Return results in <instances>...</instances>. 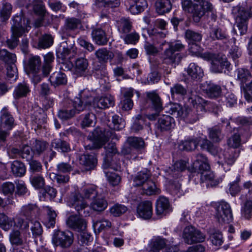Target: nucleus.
Here are the masks:
<instances>
[{"instance_id": "obj_1", "label": "nucleus", "mask_w": 252, "mask_h": 252, "mask_svg": "<svg viewBox=\"0 0 252 252\" xmlns=\"http://www.w3.org/2000/svg\"><path fill=\"white\" fill-rule=\"evenodd\" d=\"M43 57L42 65L40 57L37 55H31L26 64V72L34 84H37L43 78L48 76L53 68L54 61L53 54L48 53Z\"/></svg>"}, {"instance_id": "obj_2", "label": "nucleus", "mask_w": 252, "mask_h": 252, "mask_svg": "<svg viewBox=\"0 0 252 252\" xmlns=\"http://www.w3.org/2000/svg\"><path fill=\"white\" fill-rule=\"evenodd\" d=\"M189 101L193 106V108L186 107L183 108L180 104L175 103L172 104L170 107V114L176 117L186 119L190 123H195L205 112V107L208 104V102L199 96L191 97Z\"/></svg>"}, {"instance_id": "obj_3", "label": "nucleus", "mask_w": 252, "mask_h": 252, "mask_svg": "<svg viewBox=\"0 0 252 252\" xmlns=\"http://www.w3.org/2000/svg\"><path fill=\"white\" fill-rule=\"evenodd\" d=\"M185 48V46L179 41H162L159 49L164 50L161 59L163 63L167 64H176L181 61V56L179 52Z\"/></svg>"}, {"instance_id": "obj_4", "label": "nucleus", "mask_w": 252, "mask_h": 252, "mask_svg": "<svg viewBox=\"0 0 252 252\" xmlns=\"http://www.w3.org/2000/svg\"><path fill=\"white\" fill-rule=\"evenodd\" d=\"M101 192L98 191V188L96 186L86 187L83 189L80 194H76L70 199L69 205L74 207L80 215H86L88 212L86 214L84 211L83 214L82 213L83 210L87 206V203L83 199L93 200Z\"/></svg>"}, {"instance_id": "obj_5", "label": "nucleus", "mask_w": 252, "mask_h": 252, "mask_svg": "<svg viewBox=\"0 0 252 252\" xmlns=\"http://www.w3.org/2000/svg\"><path fill=\"white\" fill-rule=\"evenodd\" d=\"M193 168L201 173V180L207 182V186L214 187L220 182L219 179H215V175L212 172H204L210 169V165L208 158L202 154L197 155L195 160L193 163Z\"/></svg>"}, {"instance_id": "obj_6", "label": "nucleus", "mask_w": 252, "mask_h": 252, "mask_svg": "<svg viewBox=\"0 0 252 252\" xmlns=\"http://www.w3.org/2000/svg\"><path fill=\"white\" fill-rule=\"evenodd\" d=\"M196 3H192L191 0L182 1L183 10L192 14L194 22H198L206 11H212L213 6L207 0H193Z\"/></svg>"}, {"instance_id": "obj_7", "label": "nucleus", "mask_w": 252, "mask_h": 252, "mask_svg": "<svg viewBox=\"0 0 252 252\" xmlns=\"http://www.w3.org/2000/svg\"><path fill=\"white\" fill-rule=\"evenodd\" d=\"M88 103L85 102L84 98L81 94L80 97H76L64 104L63 107L58 112L59 117L63 120L70 119L76 114L85 110Z\"/></svg>"}, {"instance_id": "obj_8", "label": "nucleus", "mask_w": 252, "mask_h": 252, "mask_svg": "<svg viewBox=\"0 0 252 252\" xmlns=\"http://www.w3.org/2000/svg\"><path fill=\"white\" fill-rule=\"evenodd\" d=\"M199 142L202 149L206 150L212 155H215L218 153L217 148L213 144L206 138L201 139L199 137H190L181 142L179 148L182 151H192L196 149Z\"/></svg>"}, {"instance_id": "obj_9", "label": "nucleus", "mask_w": 252, "mask_h": 252, "mask_svg": "<svg viewBox=\"0 0 252 252\" xmlns=\"http://www.w3.org/2000/svg\"><path fill=\"white\" fill-rule=\"evenodd\" d=\"M215 213V216L220 223H229L233 220L232 211L230 204L221 200L213 204Z\"/></svg>"}, {"instance_id": "obj_10", "label": "nucleus", "mask_w": 252, "mask_h": 252, "mask_svg": "<svg viewBox=\"0 0 252 252\" xmlns=\"http://www.w3.org/2000/svg\"><path fill=\"white\" fill-rule=\"evenodd\" d=\"M22 21L24 22V20L19 16H15L13 19L11 38L7 40V45L9 48H14L17 45L19 37L25 32V26H23Z\"/></svg>"}, {"instance_id": "obj_11", "label": "nucleus", "mask_w": 252, "mask_h": 252, "mask_svg": "<svg viewBox=\"0 0 252 252\" xmlns=\"http://www.w3.org/2000/svg\"><path fill=\"white\" fill-rule=\"evenodd\" d=\"M183 238L186 243L191 245L203 242L205 240L206 236L194 227L188 226L183 230Z\"/></svg>"}, {"instance_id": "obj_12", "label": "nucleus", "mask_w": 252, "mask_h": 252, "mask_svg": "<svg viewBox=\"0 0 252 252\" xmlns=\"http://www.w3.org/2000/svg\"><path fill=\"white\" fill-rule=\"evenodd\" d=\"M165 35V34L161 31H153L151 34L152 43L146 42L144 45L146 53L149 55L158 54L161 50L159 49V45L162 42L160 40L164 38Z\"/></svg>"}, {"instance_id": "obj_13", "label": "nucleus", "mask_w": 252, "mask_h": 252, "mask_svg": "<svg viewBox=\"0 0 252 252\" xmlns=\"http://www.w3.org/2000/svg\"><path fill=\"white\" fill-rule=\"evenodd\" d=\"M202 58L211 62V69L215 73L221 72L223 67L228 65L226 58H220L217 55L210 52H205L202 55Z\"/></svg>"}, {"instance_id": "obj_14", "label": "nucleus", "mask_w": 252, "mask_h": 252, "mask_svg": "<svg viewBox=\"0 0 252 252\" xmlns=\"http://www.w3.org/2000/svg\"><path fill=\"white\" fill-rule=\"evenodd\" d=\"M252 8L241 7L236 18V24L241 35L245 34L247 31V21L252 16Z\"/></svg>"}, {"instance_id": "obj_15", "label": "nucleus", "mask_w": 252, "mask_h": 252, "mask_svg": "<svg viewBox=\"0 0 252 252\" xmlns=\"http://www.w3.org/2000/svg\"><path fill=\"white\" fill-rule=\"evenodd\" d=\"M73 241V235L70 231H58L54 235L52 238V243L55 246H60L62 248L69 247Z\"/></svg>"}, {"instance_id": "obj_16", "label": "nucleus", "mask_w": 252, "mask_h": 252, "mask_svg": "<svg viewBox=\"0 0 252 252\" xmlns=\"http://www.w3.org/2000/svg\"><path fill=\"white\" fill-rule=\"evenodd\" d=\"M87 102V106H92L94 108L106 109L113 106L115 104L114 97L110 94H106L104 96L96 97L93 99L92 103L91 99L85 101Z\"/></svg>"}, {"instance_id": "obj_17", "label": "nucleus", "mask_w": 252, "mask_h": 252, "mask_svg": "<svg viewBox=\"0 0 252 252\" xmlns=\"http://www.w3.org/2000/svg\"><path fill=\"white\" fill-rule=\"evenodd\" d=\"M97 133V131H95L93 133L94 140L92 144H88L86 146V149L92 150L94 149L100 148L108 140V137H110V138L112 139H119L118 136L115 133L112 132L111 133V135L107 133V136H105L102 133L100 134L96 135Z\"/></svg>"}, {"instance_id": "obj_18", "label": "nucleus", "mask_w": 252, "mask_h": 252, "mask_svg": "<svg viewBox=\"0 0 252 252\" xmlns=\"http://www.w3.org/2000/svg\"><path fill=\"white\" fill-rule=\"evenodd\" d=\"M30 237L29 231L13 229L9 234V241L12 245L22 246L27 242Z\"/></svg>"}, {"instance_id": "obj_19", "label": "nucleus", "mask_w": 252, "mask_h": 252, "mask_svg": "<svg viewBox=\"0 0 252 252\" xmlns=\"http://www.w3.org/2000/svg\"><path fill=\"white\" fill-rule=\"evenodd\" d=\"M66 223L68 227L78 232L84 231L87 225L85 219L77 215L70 216L67 219Z\"/></svg>"}, {"instance_id": "obj_20", "label": "nucleus", "mask_w": 252, "mask_h": 252, "mask_svg": "<svg viewBox=\"0 0 252 252\" xmlns=\"http://www.w3.org/2000/svg\"><path fill=\"white\" fill-rule=\"evenodd\" d=\"M238 156L239 153L234 149H229L226 152L220 151L218 153L219 160L218 163L221 165L222 167L226 164L232 165Z\"/></svg>"}, {"instance_id": "obj_21", "label": "nucleus", "mask_w": 252, "mask_h": 252, "mask_svg": "<svg viewBox=\"0 0 252 252\" xmlns=\"http://www.w3.org/2000/svg\"><path fill=\"white\" fill-rule=\"evenodd\" d=\"M0 126L11 130L15 126V120L7 107L3 108L0 112Z\"/></svg>"}, {"instance_id": "obj_22", "label": "nucleus", "mask_w": 252, "mask_h": 252, "mask_svg": "<svg viewBox=\"0 0 252 252\" xmlns=\"http://www.w3.org/2000/svg\"><path fill=\"white\" fill-rule=\"evenodd\" d=\"M174 126V119L167 115L160 116L156 124L157 129L161 132L169 131L173 128Z\"/></svg>"}, {"instance_id": "obj_23", "label": "nucleus", "mask_w": 252, "mask_h": 252, "mask_svg": "<svg viewBox=\"0 0 252 252\" xmlns=\"http://www.w3.org/2000/svg\"><path fill=\"white\" fill-rule=\"evenodd\" d=\"M137 212L139 217L143 219H150L153 214L152 202L149 201L141 202L137 206Z\"/></svg>"}, {"instance_id": "obj_24", "label": "nucleus", "mask_w": 252, "mask_h": 252, "mask_svg": "<svg viewBox=\"0 0 252 252\" xmlns=\"http://www.w3.org/2000/svg\"><path fill=\"white\" fill-rule=\"evenodd\" d=\"M167 241L159 236L153 237L150 240L149 252H160V250L165 248Z\"/></svg>"}, {"instance_id": "obj_25", "label": "nucleus", "mask_w": 252, "mask_h": 252, "mask_svg": "<svg viewBox=\"0 0 252 252\" xmlns=\"http://www.w3.org/2000/svg\"><path fill=\"white\" fill-rule=\"evenodd\" d=\"M88 61L86 59L78 58L73 65L74 73L80 76L86 75L88 72Z\"/></svg>"}, {"instance_id": "obj_26", "label": "nucleus", "mask_w": 252, "mask_h": 252, "mask_svg": "<svg viewBox=\"0 0 252 252\" xmlns=\"http://www.w3.org/2000/svg\"><path fill=\"white\" fill-rule=\"evenodd\" d=\"M81 25L80 20L75 18H67L66 19L65 24L61 30L63 36H68L69 31H74L78 29Z\"/></svg>"}, {"instance_id": "obj_27", "label": "nucleus", "mask_w": 252, "mask_h": 252, "mask_svg": "<svg viewBox=\"0 0 252 252\" xmlns=\"http://www.w3.org/2000/svg\"><path fill=\"white\" fill-rule=\"evenodd\" d=\"M78 160L86 170L93 169L97 163L96 158L94 155L82 154L79 156Z\"/></svg>"}, {"instance_id": "obj_28", "label": "nucleus", "mask_w": 252, "mask_h": 252, "mask_svg": "<svg viewBox=\"0 0 252 252\" xmlns=\"http://www.w3.org/2000/svg\"><path fill=\"white\" fill-rule=\"evenodd\" d=\"M127 142L128 146H126L122 150V153L125 155L129 154L131 153L130 147L141 148L143 147L144 144V142L142 139L135 137H129L127 140Z\"/></svg>"}, {"instance_id": "obj_29", "label": "nucleus", "mask_w": 252, "mask_h": 252, "mask_svg": "<svg viewBox=\"0 0 252 252\" xmlns=\"http://www.w3.org/2000/svg\"><path fill=\"white\" fill-rule=\"evenodd\" d=\"M92 36L94 41L99 45H105L108 42V38L105 32L101 28H97L93 30Z\"/></svg>"}, {"instance_id": "obj_30", "label": "nucleus", "mask_w": 252, "mask_h": 252, "mask_svg": "<svg viewBox=\"0 0 252 252\" xmlns=\"http://www.w3.org/2000/svg\"><path fill=\"white\" fill-rule=\"evenodd\" d=\"M170 209V204L168 199L160 196L157 201L156 213L158 216L165 215Z\"/></svg>"}, {"instance_id": "obj_31", "label": "nucleus", "mask_w": 252, "mask_h": 252, "mask_svg": "<svg viewBox=\"0 0 252 252\" xmlns=\"http://www.w3.org/2000/svg\"><path fill=\"white\" fill-rule=\"evenodd\" d=\"M187 73L191 79L198 81L203 76V71L201 68L194 63H190L188 68Z\"/></svg>"}, {"instance_id": "obj_32", "label": "nucleus", "mask_w": 252, "mask_h": 252, "mask_svg": "<svg viewBox=\"0 0 252 252\" xmlns=\"http://www.w3.org/2000/svg\"><path fill=\"white\" fill-rule=\"evenodd\" d=\"M91 208L95 211L101 212L107 207V202L102 193L99 194L90 204Z\"/></svg>"}, {"instance_id": "obj_33", "label": "nucleus", "mask_w": 252, "mask_h": 252, "mask_svg": "<svg viewBox=\"0 0 252 252\" xmlns=\"http://www.w3.org/2000/svg\"><path fill=\"white\" fill-rule=\"evenodd\" d=\"M146 95L151 101L152 107L157 113H159L163 110L162 102L159 95L155 92H147Z\"/></svg>"}, {"instance_id": "obj_34", "label": "nucleus", "mask_w": 252, "mask_h": 252, "mask_svg": "<svg viewBox=\"0 0 252 252\" xmlns=\"http://www.w3.org/2000/svg\"><path fill=\"white\" fill-rule=\"evenodd\" d=\"M30 144L33 154L38 156L43 153L48 146L46 142L37 139H32L31 141Z\"/></svg>"}, {"instance_id": "obj_35", "label": "nucleus", "mask_w": 252, "mask_h": 252, "mask_svg": "<svg viewBox=\"0 0 252 252\" xmlns=\"http://www.w3.org/2000/svg\"><path fill=\"white\" fill-rule=\"evenodd\" d=\"M134 90L132 88L126 90L124 94V99L121 101V104L123 110L128 111L132 109L133 103L131 98L133 95Z\"/></svg>"}, {"instance_id": "obj_36", "label": "nucleus", "mask_w": 252, "mask_h": 252, "mask_svg": "<svg viewBox=\"0 0 252 252\" xmlns=\"http://www.w3.org/2000/svg\"><path fill=\"white\" fill-rule=\"evenodd\" d=\"M147 6L146 0H132L129 10L132 14H137L143 11Z\"/></svg>"}, {"instance_id": "obj_37", "label": "nucleus", "mask_w": 252, "mask_h": 252, "mask_svg": "<svg viewBox=\"0 0 252 252\" xmlns=\"http://www.w3.org/2000/svg\"><path fill=\"white\" fill-rule=\"evenodd\" d=\"M49 80L52 85L54 87L64 85L67 82L66 75L60 71H56L53 73L51 75Z\"/></svg>"}, {"instance_id": "obj_38", "label": "nucleus", "mask_w": 252, "mask_h": 252, "mask_svg": "<svg viewBox=\"0 0 252 252\" xmlns=\"http://www.w3.org/2000/svg\"><path fill=\"white\" fill-rule=\"evenodd\" d=\"M156 12L159 15L169 12L172 8L170 0H157L155 2Z\"/></svg>"}, {"instance_id": "obj_39", "label": "nucleus", "mask_w": 252, "mask_h": 252, "mask_svg": "<svg viewBox=\"0 0 252 252\" xmlns=\"http://www.w3.org/2000/svg\"><path fill=\"white\" fill-rule=\"evenodd\" d=\"M150 171L145 170L138 172L133 179L134 186H143V185L148 182L150 178Z\"/></svg>"}, {"instance_id": "obj_40", "label": "nucleus", "mask_w": 252, "mask_h": 252, "mask_svg": "<svg viewBox=\"0 0 252 252\" xmlns=\"http://www.w3.org/2000/svg\"><path fill=\"white\" fill-rule=\"evenodd\" d=\"M142 193L148 195L158 194L160 193V190L157 187L155 182L149 180L142 187Z\"/></svg>"}, {"instance_id": "obj_41", "label": "nucleus", "mask_w": 252, "mask_h": 252, "mask_svg": "<svg viewBox=\"0 0 252 252\" xmlns=\"http://www.w3.org/2000/svg\"><path fill=\"white\" fill-rule=\"evenodd\" d=\"M11 169L13 174L16 177L23 176L26 171L24 164L18 160H14L11 163Z\"/></svg>"}, {"instance_id": "obj_42", "label": "nucleus", "mask_w": 252, "mask_h": 252, "mask_svg": "<svg viewBox=\"0 0 252 252\" xmlns=\"http://www.w3.org/2000/svg\"><path fill=\"white\" fill-rule=\"evenodd\" d=\"M95 55L99 61L104 63L111 60L114 57V55L112 52L104 48L97 50Z\"/></svg>"}, {"instance_id": "obj_43", "label": "nucleus", "mask_w": 252, "mask_h": 252, "mask_svg": "<svg viewBox=\"0 0 252 252\" xmlns=\"http://www.w3.org/2000/svg\"><path fill=\"white\" fill-rule=\"evenodd\" d=\"M38 211L37 207L33 204H29L23 206L21 208V214L26 217L27 220L30 221L32 219V218L35 217L36 212Z\"/></svg>"}, {"instance_id": "obj_44", "label": "nucleus", "mask_w": 252, "mask_h": 252, "mask_svg": "<svg viewBox=\"0 0 252 252\" xmlns=\"http://www.w3.org/2000/svg\"><path fill=\"white\" fill-rule=\"evenodd\" d=\"M118 31L121 33L126 34L128 33L131 29V22L127 18H121L117 21Z\"/></svg>"}, {"instance_id": "obj_45", "label": "nucleus", "mask_w": 252, "mask_h": 252, "mask_svg": "<svg viewBox=\"0 0 252 252\" xmlns=\"http://www.w3.org/2000/svg\"><path fill=\"white\" fill-rule=\"evenodd\" d=\"M29 87L26 83H20L15 88L13 95L15 99L26 96L30 92Z\"/></svg>"}, {"instance_id": "obj_46", "label": "nucleus", "mask_w": 252, "mask_h": 252, "mask_svg": "<svg viewBox=\"0 0 252 252\" xmlns=\"http://www.w3.org/2000/svg\"><path fill=\"white\" fill-rule=\"evenodd\" d=\"M93 70L94 75L98 78L105 76L108 74L105 63L100 61L94 63Z\"/></svg>"}, {"instance_id": "obj_47", "label": "nucleus", "mask_w": 252, "mask_h": 252, "mask_svg": "<svg viewBox=\"0 0 252 252\" xmlns=\"http://www.w3.org/2000/svg\"><path fill=\"white\" fill-rule=\"evenodd\" d=\"M52 148L62 152H68L70 150L69 144L60 139H55L51 143Z\"/></svg>"}, {"instance_id": "obj_48", "label": "nucleus", "mask_w": 252, "mask_h": 252, "mask_svg": "<svg viewBox=\"0 0 252 252\" xmlns=\"http://www.w3.org/2000/svg\"><path fill=\"white\" fill-rule=\"evenodd\" d=\"M209 137L214 142H218L223 138L220 127L215 126L208 129Z\"/></svg>"}, {"instance_id": "obj_49", "label": "nucleus", "mask_w": 252, "mask_h": 252, "mask_svg": "<svg viewBox=\"0 0 252 252\" xmlns=\"http://www.w3.org/2000/svg\"><path fill=\"white\" fill-rule=\"evenodd\" d=\"M185 37L189 43H197L202 40V36L198 32L188 30L185 32Z\"/></svg>"}, {"instance_id": "obj_50", "label": "nucleus", "mask_w": 252, "mask_h": 252, "mask_svg": "<svg viewBox=\"0 0 252 252\" xmlns=\"http://www.w3.org/2000/svg\"><path fill=\"white\" fill-rule=\"evenodd\" d=\"M31 228L32 237L34 238L40 237L43 233V228L41 223L37 220H31Z\"/></svg>"}, {"instance_id": "obj_51", "label": "nucleus", "mask_w": 252, "mask_h": 252, "mask_svg": "<svg viewBox=\"0 0 252 252\" xmlns=\"http://www.w3.org/2000/svg\"><path fill=\"white\" fill-rule=\"evenodd\" d=\"M210 34V37L214 40H223L226 39L227 37L225 31L218 27L213 28Z\"/></svg>"}, {"instance_id": "obj_52", "label": "nucleus", "mask_w": 252, "mask_h": 252, "mask_svg": "<svg viewBox=\"0 0 252 252\" xmlns=\"http://www.w3.org/2000/svg\"><path fill=\"white\" fill-rule=\"evenodd\" d=\"M0 59L8 65L11 63H15L16 61V57L15 54L9 52L6 49H1L0 50Z\"/></svg>"}, {"instance_id": "obj_53", "label": "nucleus", "mask_w": 252, "mask_h": 252, "mask_svg": "<svg viewBox=\"0 0 252 252\" xmlns=\"http://www.w3.org/2000/svg\"><path fill=\"white\" fill-rule=\"evenodd\" d=\"M13 219L8 218L3 213H0V227L3 230H9L13 225Z\"/></svg>"}, {"instance_id": "obj_54", "label": "nucleus", "mask_w": 252, "mask_h": 252, "mask_svg": "<svg viewBox=\"0 0 252 252\" xmlns=\"http://www.w3.org/2000/svg\"><path fill=\"white\" fill-rule=\"evenodd\" d=\"M242 217L246 219H252V201H247L241 208Z\"/></svg>"}, {"instance_id": "obj_55", "label": "nucleus", "mask_w": 252, "mask_h": 252, "mask_svg": "<svg viewBox=\"0 0 252 252\" xmlns=\"http://www.w3.org/2000/svg\"><path fill=\"white\" fill-rule=\"evenodd\" d=\"M53 43L52 36L50 34H44L39 38L38 45L40 48L45 49L50 47Z\"/></svg>"}, {"instance_id": "obj_56", "label": "nucleus", "mask_w": 252, "mask_h": 252, "mask_svg": "<svg viewBox=\"0 0 252 252\" xmlns=\"http://www.w3.org/2000/svg\"><path fill=\"white\" fill-rule=\"evenodd\" d=\"M30 182L32 186L36 189H42L45 184L43 177L40 175H36L31 177Z\"/></svg>"}, {"instance_id": "obj_57", "label": "nucleus", "mask_w": 252, "mask_h": 252, "mask_svg": "<svg viewBox=\"0 0 252 252\" xmlns=\"http://www.w3.org/2000/svg\"><path fill=\"white\" fill-rule=\"evenodd\" d=\"M12 9V6L10 3L8 2L3 3L0 10V18L3 21L7 20L11 15Z\"/></svg>"}, {"instance_id": "obj_58", "label": "nucleus", "mask_w": 252, "mask_h": 252, "mask_svg": "<svg viewBox=\"0 0 252 252\" xmlns=\"http://www.w3.org/2000/svg\"><path fill=\"white\" fill-rule=\"evenodd\" d=\"M237 78L242 84H246L251 78V75L248 70L239 68L237 70Z\"/></svg>"}, {"instance_id": "obj_59", "label": "nucleus", "mask_w": 252, "mask_h": 252, "mask_svg": "<svg viewBox=\"0 0 252 252\" xmlns=\"http://www.w3.org/2000/svg\"><path fill=\"white\" fill-rule=\"evenodd\" d=\"M206 93L211 98L218 97L221 94L220 87L216 85H210L206 89Z\"/></svg>"}, {"instance_id": "obj_60", "label": "nucleus", "mask_w": 252, "mask_h": 252, "mask_svg": "<svg viewBox=\"0 0 252 252\" xmlns=\"http://www.w3.org/2000/svg\"><path fill=\"white\" fill-rule=\"evenodd\" d=\"M95 116L92 113L86 114L82 119L81 125L82 127L91 126L95 123Z\"/></svg>"}, {"instance_id": "obj_61", "label": "nucleus", "mask_w": 252, "mask_h": 252, "mask_svg": "<svg viewBox=\"0 0 252 252\" xmlns=\"http://www.w3.org/2000/svg\"><path fill=\"white\" fill-rule=\"evenodd\" d=\"M93 226L98 229V231H101L104 229H107L111 227V223L107 220H96L94 222Z\"/></svg>"}, {"instance_id": "obj_62", "label": "nucleus", "mask_w": 252, "mask_h": 252, "mask_svg": "<svg viewBox=\"0 0 252 252\" xmlns=\"http://www.w3.org/2000/svg\"><path fill=\"white\" fill-rule=\"evenodd\" d=\"M13 223L14 226L20 229V230H26L29 231V224L28 221L20 217L12 218Z\"/></svg>"}, {"instance_id": "obj_63", "label": "nucleus", "mask_w": 252, "mask_h": 252, "mask_svg": "<svg viewBox=\"0 0 252 252\" xmlns=\"http://www.w3.org/2000/svg\"><path fill=\"white\" fill-rule=\"evenodd\" d=\"M112 122L113 124L112 127L116 130L123 129L125 126L124 120L117 115H115L112 117Z\"/></svg>"}, {"instance_id": "obj_64", "label": "nucleus", "mask_w": 252, "mask_h": 252, "mask_svg": "<svg viewBox=\"0 0 252 252\" xmlns=\"http://www.w3.org/2000/svg\"><path fill=\"white\" fill-rule=\"evenodd\" d=\"M44 210L48 216V220L47 225L48 227H53L55 224V218L57 216L56 212L49 206L44 207Z\"/></svg>"}]
</instances>
